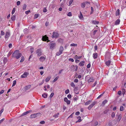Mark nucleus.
Segmentation results:
<instances>
[{"label": "nucleus", "mask_w": 126, "mask_h": 126, "mask_svg": "<svg viewBox=\"0 0 126 126\" xmlns=\"http://www.w3.org/2000/svg\"><path fill=\"white\" fill-rule=\"evenodd\" d=\"M42 96L44 98H46L47 97V93H45L42 94Z\"/></svg>", "instance_id": "nucleus-21"}, {"label": "nucleus", "mask_w": 126, "mask_h": 126, "mask_svg": "<svg viewBox=\"0 0 126 126\" xmlns=\"http://www.w3.org/2000/svg\"><path fill=\"white\" fill-rule=\"evenodd\" d=\"M10 35V33L9 32H6L5 34V39H8Z\"/></svg>", "instance_id": "nucleus-9"}, {"label": "nucleus", "mask_w": 126, "mask_h": 126, "mask_svg": "<svg viewBox=\"0 0 126 126\" xmlns=\"http://www.w3.org/2000/svg\"><path fill=\"white\" fill-rule=\"evenodd\" d=\"M59 77L57 76L53 80V82H54L57 80L59 78Z\"/></svg>", "instance_id": "nucleus-36"}, {"label": "nucleus", "mask_w": 126, "mask_h": 126, "mask_svg": "<svg viewBox=\"0 0 126 126\" xmlns=\"http://www.w3.org/2000/svg\"><path fill=\"white\" fill-rule=\"evenodd\" d=\"M51 77L50 76H48L46 79H45V81L46 82H47L49 81Z\"/></svg>", "instance_id": "nucleus-16"}, {"label": "nucleus", "mask_w": 126, "mask_h": 126, "mask_svg": "<svg viewBox=\"0 0 126 126\" xmlns=\"http://www.w3.org/2000/svg\"><path fill=\"white\" fill-rule=\"evenodd\" d=\"M122 115L121 114H120L118 117V119L120 121L121 119Z\"/></svg>", "instance_id": "nucleus-39"}, {"label": "nucleus", "mask_w": 126, "mask_h": 126, "mask_svg": "<svg viewBox=\"0 0 126 126\" xmlns=\"http://www.w3.org/2000/svg\"><path fill=\"white\" fill-rule=\"evenodd\" d=\"M62 53H61L59 51V52H57L56 53V55L57 56H58L60 55H61Z\"/></svg>", "instance_id": "nucleus-43"}, {"label": "nucleus", "mask_w": 126, "mask_h": 126, "mask_svg": "<svg viewBox=\"0 0 126 126\" xmlns=\"http://www.w3.org/2000/svg\"><path fill=\"white\" fill-rule=\"evenodd\" d=\"M53 33L52 36L53 38H56L59 36V34L57 32H53Z\"/></svg>", "instance_id": "nucleus-3"}, {"label": "nucleus", "mask_w": 126, "mask_h": 126, "mask_svg": "<svg viewBox=\"0 0 126 126\" xmlns=\"http://www.w3.org/2000/svg\"><path fill=\"white\" fill-rule=\"evenodd\" d=\"M96 102H94L88 106V109L89 110H90L93 106L96 104Z\"/></svg>", "instance_id": "nucleus-2"}, {"label": "nucleus", "mask_w": 126, "mask_h": 126, "mask_svg": "<svg viewBox=\"0 0 126 126\" xmlns=\"http://www.w3.org/2000/svg\"><path fill=\"white\" fill-rule=\"evenodd\" d=\"M67 15L69 16H72V14L71 13V12H69L67 14Z\"/></svg>", "instance_id": "nucleus-45"}, {"label": "nucleus", "mask_w": 126, "mask_h": 126, "mask_svg": "<svg viewBox=\"0 0 126 126\" xmlns=\"http://www.w3.org/2000/svg\"><path fill=\"white\" fill-rule=\"evenodd\" d=\"M110 60H108L106 62L105 64L107 66H109L110 64Z\"/></svg>", "instance_id": "nucleus-22"}, {"label": "nucleus", "mask_w": 126, "mask_h": 126, "mask_svg": "<svg viewBox=\"0 0 126 126\" xmlns=\"http://www.w3.org/2000/svg\"><path fill=\"white\" fill-rule=\"evenodd\" d=\"M24 60V58L23 56H22L21 58V59L20 60V62L22 63L23 62Z\"/></svg>", "instance_id": "nucleus-30"}, {"label": "nucleus", "mask_w": 126, "mask_h": 126, "mask_svg": "<svg viewBox=\"0 0 126 126\" xmlns=\"http://www.w3.org/2000/svg\"><path fill=\"white\" fill-rule=\"evenodd\" d=\"M29 74L28 73L25 72L21 76V78H26Z\"/></svg>", "instance_id": "nucleus-5"}, {"label": "nucleus", "mask_w": 126, "mask_h": 126, "mask_svg": "<svg viewBox=\"0 0 126 126\" xmlns=\"http://www.w3.org/2000/svg\"><path fill=\"white\" fill-rule=\"evenodd\" d=\"M74 113H72L71 115L68 117V118H72L73 117V115L74 114Z\"/></svg>", "instance_id": "nucleus-55"}, {"label": "nucleus", "mask_w": 126, "mask_h": 126, "mask_svg": "<svg viewBox=\"0 0 126 126\" xmlns=\"http://www.w3.org/2000/svg\"><path fill=\"white\" fill-rule=\"evenodd\" d=\"M85 4L84 3H83L81 4V6L82 8H84L85 6Z\"/></svg>", "instance_id": "nucleus-34"}, {"label": "nucleus", "mask_w": 126, "mask_h": 126, "mask_svg": "<svg viewBox=\"0 0 126 126\" xmlns=\"http://www.w3.org/2000/svg\"><path fill=\"white\" fill-rule=\"evenodd\" d=\"M22 55V54L18 50H16L13 53L12 57H13L18 59L20 58Z\"/></svg>", "instance_id": "nucleus-1"}, {"label": "nucleus", "mask_w": 126, "mask_h": 126, "mask_svg": "<svg viewBox=\"0 0 126 126\" xmlns=\"http://www.w3.org/2000/svg\"><path fill=\"white\" fill-rule=\"evenodd\" d=\"M78 17L80 19L82 18L83 17L81 12L80 11V15L78 16Z\"/></svg>", "instance_id": "nucleus-23"}, {"label": "nucleus", "mask_w": 126, "mask_h": 126, "mask_svg": "<svg viewBox=\"0 0 126 126\" xmlns=\"http://www.w3.org/2000/svg\"><path fill=\"white\" fill-rule=\"evenodd\" d=\"M77 119H79V120L77 122H79L81 121V117L80 116H79L78 117Z\"/></svg>", "instance_id": "nucleus-32"}, {"label": "nucleus", "mask_w": 126, "mask_h": 126, "mask_svg": "<svg viewBox=\"0 0 126 126\" xmlns=\"http://www.w3.org/2000/svg\"><path fill=\"white\" fill-rule=\"evenodd\" d=\"M118 94L119 95H120L122 94V92L120 91H118Z\"/></svg>", "instance_id": "nucleus-63"}, {"label": "nucleus", "mask_w": 126, "mask_h": 126, "mask_svg": "<svg viewBox=\"0 0 126 126\" xmlns=\"http://www.w3.org/2000/svg\"><path fill=\"white\" fill-rule=\"evenodd\" d=\"M5 33L3 31H1V34L2 35H4Z\"/></svg>", "instance_id": "nucleus-53"}, {"label": "nucleus", "mask_w": 126, "mask_h": 126, "mask_svg": "<svg viewBox=\"0 0 126 126\" xmlns=\"http://www.w3.org/2000/svg\"><path fill=\"white\" fill-rule=\"evenodd\" d=\"M15 8H13V10H12V14H14L15 12Z\"/></svg>", "instance_id": "nucleus-44"}, {"label": "nucleus", "mask_w": 126, "mask_h": 126, "mask_svg": "<svg viewBox=\"0 0 126 126\" xmlns=\"http://www.w3.org/2000/svg\"><path fill=\"white\" fill-rule=\"evenodd\" d=\"M73 1V0H70V1L69 2V6H70V5L72 4Z\"/></svg>", "instance_id": "nucleus-40"}, {"label": "nucleus", "mask_w": 126, "mask_h": 126, "mask_svg": "<svg viewBox=\"0 0 126 126\" xmlns=\"http://www.w3.org/2000/svg\"><path fill=\"white\" fill-rule=\"evenodd\" d=\"M4 91V90H2L0 92V94L3 93Z\"/></svg>", "instance_id": "nucleus-59"}, {"label": "nucleus", "mask_w": 126, "mask_h": 126, "mask_svg": "<svg viewBox=\"0 0 126 126\" xmlns=\"http://www.w3.org/2000/svg\"><path fill=\"white\" fill-rule=\"evenodd\" d=\"M31 12L30 11V10H28V11H26L25 12V13L26 15L28 14V13H30Z\"/></svg>", "instance_id": "nucleus-50"}, {"label": "nucleus", "mask_w": 126, "mask_h": 126, "mask_svg": "<svg viewBox=\"0 0 126 126\" xmlns=\"http://www.w3.org/2000/svg\"><path fill=\"white\" fill-rule=\"evenodd\" d=\"M122 93L124 95L125 94V93L126 92L125 90L124 89H122Z\"/></svg>", "instance_id": "nucleus-46"}, {"label": "nucleus", "mask_w": 126, "mask_h": 126, "mask_svg": "<svg viewBox=\"0 0 126 126\" xmlns=\"http://www.w3.org/2000/svg\"><path fill=\"white\" fill-rule=\"evenodd\" d=\"M41 51V49L39 48L36 51V53L37 54V55L38 56H40L41 55L42 52Z\"/></svg>", "instance_id": "nucleus-7"}, {"label": "nucleus", "mask_w": 126, "mask_h": 126, "mask_svg": "<svg viewBox=\"0 0 126 126\" xmlns=\"http://www.w3.org/2000/svg\"><path fill=\"white\" fill-rule=\"evenodd\" d=\"M67 97L69 99H70L71 97V95L70 94H69L67 95Z\"/></svg>", "instance_id": "nucleus-54"}, {"label": "nucleus", "mask_w": 126, "mask_h": 126, "mask_svg": "<svg viewBox=\"0 0 126 126\" xmlns=\"http://www.w3.org/2000/svg\"><path fill=\"white\" fill-rule=\"evenodd\" d=\"M77 46V44H75L74 43H72L71 44H70V46Z\"/></svg>", "instance_id": "nucleus-41"}, {"label": "nucleus", "mask_w": 126, "mask_h": 126, "mask_svg": "<svg viewBox=\"0 0 126 126\" xmlns=\"http://www.w3.org/2000/svg\"><path fill=\"white\" fill-rule=\"evenodd\" d=\"M48 39V37L47 36H43L42 37V40L44 41H46Z\"/></svg>", "instance_id": "nucleus-15"}, {"label": "nucleus", "mask_w": 126, "mask_h": 126, "mask_svg": "<svg viewBox=\"0 0 126 126\" xmlns=\"http://www.w3.org/2000/svg\"><path fill=\"white\" fill-rule=\"evenodd\" d=\"M63 50V46H61L59 49V51L62 53Z\"/></svg>", "instance_id": "nucleus-18"}, {"label": "nucleus", "mask_w": 126, "mask_h": 126, "mask_svg": "<svg viewBox=\"0 0 126 126\" xmlns=\"http://www.w3.org/2000/svg\"><path fill=\"white\" fill-rule=\"evenodd\" d=\"M36 117V116L35 113L31 114L30 115V118H34Z\"/></svg>", "instance_id": "nucleus-17"}, {"label": "nucleus", "mask_w": 126, "mask_h": 126, "mask_svg": "<svg viewBox=\"0 0 126 126\" xmlns=\"http://www.w3.org/2000/svg\"><path fill=\"white\" fill-rule=\"evenodd\" d=\"M59 113H58L57 114H55L53 116V117L55 118H57L58 117V116L59 115Z\"/></svg>", "instance_id": "nucleus-27"}, {"label": "nucleus", "mask_w": 126, "mask_h": 126, "mask_svg": "<svg viewBox=\"0 0 126 126\" xmlns=\"http://www.w3.org/2000/svg\"><path fill=\"white\" fill-rule=\"evenodd\" d=\"M115 116V114L114 112H113L112 113L111 116L112 117H114Z\"/></svg>", "instance_id": "nucleus-52"}, {"label": "nucleus", "mask_w": 126, "mask_h": 126, "mask_svg": "<svg viewBox=\"0 0 126 126\" xmlns=\"http://www.w3.org/2000/svg\"><path fill=\"white\" fill-rule=\"evenodd\" d=\"M70 85L72 87L74 88L75 87V85L74 84V83L73 82H71Z\"/></svg>", "instance_id": "nucleus-31"}, {"label": "nucleus", "mask_w": 126, "mask_h": 126, "mask_svg": "<svg viewBox=\"0 0 126 126\" xmlns=\"http://www.w3.org/2000/svg\"><path fill=\"white\" fill-rule=\"evenodd\" d=\"M64 101L67 104H69L70 103V101L68 100L67 98L66 97H65L64 99Z\"/></svg>", "instance_id": "nucleus-8"}, {"label": "nucleus", "mask_w": 126, "mask_h": 126, "mask_svg": "<svg viewBox=\"0 0 126 126\" xmlns=\"http://www.w3.org/2000/svg\"><path fill=\"white\" fill-rule=\"evenodd\" d=\"M30 51L31 53H32L33 52V48H31L30 49Z\"/></svg>", "instance_id": "nucleus-60"}, {"label": "nucleus", "mask_w": 126, "mask_h": 126, "mask_svg": "<svg viewBox=\"0 0 126 126\" xmlns=\"http://www.w3.org/2000/svg\"><path fill=\"white\" fill-rule=\"evenodd\" d=\"M71 67V68L73 70L75 71H77L78 67L77 65L75 66L74 65H73Z\"/></svg>", "instance_id": "nucleus-6"}, {"label": "nucleus", "mask_w": 126, "mask_h": 126, "mask_svg": "<svg viewBox=\"0 0 126 126\" xmlns=\"http://www.w3.org/2000/svg\"><path fill=\"white\" fill-rule=\"evenodd\" d=\"M31 87V85H30L27 86L25 87V89L26 90H27L28 89H29Z\"/></svg>", "instance_id": "nucleus-25"}, {"label": "nucleus", "mask_w": 126, "mask_h": 126, "mask_svg": "<svg viewBox=\"0 0 126 126\" xmlns=\"http://www.w3.org/2000/svg\"><path fill=\"white\" fill-rule=\"evenodd\" d=\"M91 102V101L90 100L88 101L85 103V105L86 106H87Z\"/></svg>", "instance_id": "nucleus-20"}, {"label": "nucleus", "mask_w": 126, "mask_h": 126, "mask_svg": "<svg viewBox=\"0 0 126 126\" xmlns=\"http://www.w3.org/2000/svg\"><path fill=\"white\" fill-rule=\"evenodd\" d=\"M39 15L38 14H35L34 15V18H37L39 16Z\"/></svg>", "instance_id": "nucleus-38"}, {"label": "nucleus", "mask_w": 126, "mask_h": 126, "mask_svg": "<svg viewBox=\"0 0 126 126\" xmlns=\"http://www.w3.org/2000/svg\"><path fill=\"white\" fill-rule=\"evenodd\" d=\"M120 10L119 9H117L115 12V15L116 16H119L120 14Z\"/></svg>", "instance_id": "nucleus-14"}, {"label": "nucleus", "mask_w": 126, "mask_h": 126, "mask_svg": "<svg viewBox=\"0 0 126 126\" xmlns=\"http://www.w3.org/2000/svg\"><path fill=\"white\" fill-rule=\"evenodd\" d=\"M80 114V112L79 111H77L75 113V115H79Z\"/></svg>", "instance_id": "nucleus-61"}, {"label": "nucleus", "mask_w": 126, "mask_h": 126, "mask_svg": "<svg viewBox=\"0 0 126 126\" xmlns=\"http://www.w3.org/2000/svg\"><path fill=\"white\" fill-rule=\"evenodd\" d=\"M16 83V80H15L13 81L12 86H15Z\"/></svg>", "instance_id": "nucleus-37"}, {"label": "nucleus", "mask_w": 126, "mask_h": 126, "mask_svg": "<svg viewBox=\"0 0 126 126\" xmlns=\"http://www.w3.org/2000/svg\"><path fill=\"white\" fill-rule=\"evenodd\" d=\"M69 89H67L65 91V94H68L69 93Z\"/></svg>", "instance_id": "nucleus-47"}, {"label": "nucleus", "mask_w": 126, "mask_h": 126, "mask_svg": "<svg viewBox=\"0 0 126 126\" xmlns=\"http://www.w3.org/2000/svg\"><path fill=\"white\" fill-rule=\"evenodd\" d=\"M36 114V117L38 116H41V113L40 112Z\"/></svg>", "instance_id": "nucleus-33"}, {"label": "nucleus", "mask_w": 126, "mask_h": 126, "mask_svg": "<svg viewBox=\"0 0 126 126\" xmlns=\"http://www.w3.org/2000/svg\"><path fill=\"white\" fill-rule=\"evenodd\" d=\"M124 107L123 106H121L120 108V110L121 111H123L124 110Z\"/></svg>", "instance_id": "nucleus-35"}, {"label": "nucleus", "mask_w": 126, "mask_h": 126, "mask_svg": "<svg viewBox=\"0 0 126 126\" xmlns=\"http://www.w3.org/2000/svg\"><path fill=\"white\" fill-rule=\"evenodd\" d=\"M26 5L25 4L23 6V9L24 10H25L26 8Z\"/></svg>", "instance_id": "nucleus-48"}, {"label": "nucleus", "mask_w": 126, "mask_h": 126, "mask_svg": "<svg viewBox=\"0 0 126 126\" xmlns=\"http://www.w3.org/2000/svg\"><path fill=\"white\" fill-rule=\"evenodd\" d=\"M94 50H97V46L96 45L94 47Z\"/></svg>", "instance_id": "nucleus-57"}, {"label": "nucleus", "mask_w": 126, "mask_h": 126, "mask_svg": "<svg viewBox=\"0 0 126 126\" xmlns=\"http://www.w3.org/2000/svg\"><path fill=\"white\" fill-rule=\"evenodd\" d=\"M92 23L95 24H97L99 23V22L97 21L94 20L92 21Z\"/></svg>", "instance_id": "nucleus-24"}, {"label": "nucleus", "mask_w": 126, "mask_h": 126, "mask_svg": "<svg viewBox=\"0 0 126 126\" xmlns=\"http://www.w3.org/2000/svg\"><path fill=\"white\" fill-rule=\"evenodd\" d=\"M31 111H32L31 110H30L25 112H24L22 114L21 116L26 115H27V114H28V113L31 112Z\"/></svg>", "instance_id": "nucleus-12"}, {"label": "nucleus", "mask_w": 126, "mask_h": 126, "mask_svg": "<svg viewBox=\"0 0 126 126\" xmlns=\"http://www.w3.org/2000/svg\"><path fill=\"white\" fill-rule=\"evenodd\" d=\"M45 122L44 121H42L40 122V123L41 124H44L45 123Z\"/></svg>", "instance_id": "nucleus-56"}, {"label": "nucleus", "mask_w": 126, "mask_h": 126, "mask_svg": "<svg viewBox=\"0 0 126 126\" xmlns=\"http://www.w3.org/2000/svg\"><path fill=\"white\" fill-rule=\"evenodd\" d=\"M7 62V59L6 58H4L3 60V63L4 64L5 63Z\"/></svg>", "instance_id": "nucleus-42"}, {"label": "nucleus", "mask_w": 126, "mask_h": 126, "mask_svg": "<svg viewBox=\"0 0 126 126\" xmlns=\"http://www.w3.org/2000/svg\"><path fill=\"white\" fill-rule=\"evenodd\" d=\"M107 102V100H105L104 101H103L102 103V105H104Z\"/></svg>", "instance_id": "nucleus-28"}, {"label": "nucleus", "mask_w": 126, "mask_h": 126, "mask_svg": "<svg viewBox=\"0 0 126 126\" xmlns=\"http://www.w3.org/2000/svg\"><path fill=\"white\" fill-rule=\"evenodd\" d=\"M79 80L77 79H75L74 80V82H76V83H77L78 82Z\"/></svg>", "instance_id": "nucleus-64"}, {"label": "nucleus", "mask_w": 126, "mask_h": 126, "mask_svg": "<svg viewBox=\"0 0 126 126\" xmlns=\"http://www.w3.org/2000/svg\"><path fill=\"white\" fill-rule=\"evenodd\" d=\"M46 56H41L39 59V61L42 62L45 61L46 59Z\"/></svg>", "instance_id": "nucleus-4"}, {"label": "nucleus", "mask_w": 126, "mask_h": 126, "mask_svg": "<svg viewBox=\"0 0 126 126\" xmlns=\"http://www.w3.org/2000/svg\"><path fill=\"white\" fill-rule=\"evenodd\" d=\"M91 66V64L90 63L88 64L87 66V67L88 68H89Z\"/></svg>", "instance_id": "nucleus-62"}, {"label": "nucleus", "mask_w": 126, "mask_h": 126, "mask_svg": "<svg viewBox=\"0 0 126 126\" xmlns=\"http://www.w3.org/2000/svg\"><path fill=\"white\" fill-rule=\"evenodd\" d=\"M56 46V44L55 43H51L50 46V48L51 49H53Z\"/></svg>", "instance_id": "nucleus-11"}, {"label": "nucleus", "mask_w": 126, "mask_h": 126, "mask_svg": "<svg viewBox=\"0 0 126 126\" xmlns=\"http://www.w3.org/2000/svg\"><path fill=\"white\" fill-rule=\"evenodd\" d=\"M68 60L69 61L72 62H73L74 61V59L72 58H69V59Z\"/></svg>", "instance_id": "nucleus-49"}, {"label": "nucleus", "mask_w": 126, "mask_h": 126, "mask_svg": "<svg viewBox=\"0 0 126 126\" xmlns=\"http://www.w3.org/2000/svg\"><path fill=\"white\" fill-rule=\"evenodd\" d=\"M97 53H94L93 55V57L94 59H96L97 57Z\"/></svg>", "instance_id": "nucleus-19"}, {"label": "nucleus", "mask_w": 126, "mask_h": 126, "mask_svg": "<svg viewBox=\"0 0 126 126\" xmlns=\"http://www.w3.org/2000/svg\"><path fill=\"white\" fill-rule=\"evenodd\" d=\"M15 18L16 16L14 15L12 16L11 17V20L13 21H14L15 20Z\"/></svg>", "instance_id": "nucleus-29"}, {"label": "nucleus", "mask_w": 126, "mask_h": 126, "mask_svg": "<svg viewBox=\"0 0 126 126\" xmlns=\"http://www.w3.org/2000/svg\"><path fill=\"white\" fill-rule=\"evenodd\" d=\"M85 63V61H82L80 62L79 64V65L80 66H83L84 65Z\"/></svg>", "instance_id": "nucleus-13"}, {"label": "nucleus", "mask_w": 126, "mask_h": 126, "mask_svg": "<svg viewBox=\"0 0 126 126\" xmlns=\"http://www.w3.org/2000/svg\"><path fill=\"white\" fill-rule=\"evenodd\" d=\"M94 80L93 78H90L88 79V82H90L94 81Z\"/></svg>", "instance_id": "nucleus-26"}, {"label": "nucleus", "mask_w": 126, "mask_h": 126, "mask_svg": "<svg viewBox=\"0 0 126 126\" xmlns=\"http://www.w3.org/2000/svg\"><path fill=\"white\" fill-rule=\"evenodd\" d=\"M76 57H77L76 58L77 59H81L82 57V56H77V55H76Z\"/></svg>", "instance_id": "nucleus-51"}, {"label": "nucleus", "mask_w": 126, "mask_h": 126, "mask_svg": "<svg viewBox=\"0 0 126 126\" xmlns=\"http://www.w3.org/2000/svg\"><path fill=\"white\" fill-rule=\"evenodd\" d=\"M120 20L119 19H118L115 21V24L116 25H119L120 23Z\"/></svg>", "instance_id": "nucleus-10"}, {"label": "nucleus", "mask_w": 126, "mask_h": 126, "mask_svg": "<svg viewBox=\"0 0 126 126\" xmlns=\"http://www.w3.org/2000/svg\"><path fill=\"white\" fill-rule=\"evenodd\" d=\"M20 1H18L17 2V6H18L19 5H20Z\"/></svg>", "instance_id": "nucleus-58"}]
</instances>
